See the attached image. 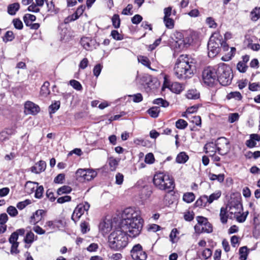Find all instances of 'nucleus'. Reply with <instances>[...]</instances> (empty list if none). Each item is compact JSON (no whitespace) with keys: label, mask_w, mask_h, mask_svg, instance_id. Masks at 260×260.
<instances>
[{"label":"nucleus","mask_w":260,"mask_h":260,"mask_svg":"<svg viewBox=\"0 0 260 260\" xmlns=\"http://www.w3.org/2000/svg\"><path fill=\"white\" fill-rule=\"evenodd\" d=\"M20 8V5L18 3H15L9 5L8 6V13L11 15H15Z\"/></svg>","instance_id":"29"},{"label":"nucleus","mask_w":260,"mask_h":260,"mask_svg":"<svg viewBox=\"0 0 260 260\" xmlns=\"http://www.w3.org/2000/svg\"><path fill=\"white\" fill-rule=\"evenodd\" d=\"M164 22L166 27L169 29H172L174 26V20L170 17L164 18Z\"/></svg>","instance_id":"49"},{"label":"nucleus","mask_w":260,"mask_h":260,"mask_svg":"<svg viewBox=\"0 0 260 260\" xmlns=\"http://www.w3.org/2000/svg\"><path fill=\"white\" fill-rule=\"evenodd\" d=\"M153 183L157 189L168 193L172 191L175 187L173 177L166 172H156L153 176Z\"/></svg>","instance_id":"4"},{"label":"nucleus","mask_w":260,"mask_h":260,"mask_svg":"<svg viewBox=\"0 0 260 260\" xmlns=\"http://www.w3.org/2000/svg\"><path fill=\"white\" fill-rule=\"evenodd\" d=\"M7 212L9 214V215L12 217H15L18 214V211L16 209V208L12 206H10L9 207H8L7 209Z\"/></svg>","instance_id":"52"},{"label":"nucleus","mask_w":260,"mask_h":260,"mask_svg":"<svg viewBox=\"0 0 260 260\" xmlns=\"http://www.w3.org/2000/svg\"><path fill=\"white\" fill-rule=\"evenodd\" d=\"M221 195V192L220 190H217L215 192L210 194L209 197L207 196L208 200V204H211L214 201L217 200Z\"/></svg>","instance_id":"36"},{"label":"nucleus","mask_w":260,"mask_h":260,"mask_svg":"<svg viewBox=\"0 0 260 260\" xmlns=\"http://www.w3.org/2000/svg\"><path fill=\"white\" fill-rule=\"evenodd\" d=\"M111 36L114 40L117 41H121L123 39V35L119 34L116 30H112L111 32Z\"/></svg>","instance_id":"55"},{"label":"nucleus","mask_w":260,"mask_h":260,"mask_svg":"<svg viewBox=\"0 0 260 260\" xmlns=\"http://www.w3.org/2000/svg\"><path fill=\"white\" fill-rule=\"evenodd\" d=\"M217 80L223 86L231 84L233 78V74L231 67L224 63H220L216 67Z\"/></svg>","instance_id":"6"},{"label":"nucleus","mask_w":260,"mask_h":260,"mask_svg":"<svg viewBox=\"0 0 260 260\" xmlns=\"http://www.w3.org/2000/svg\"><path fill=\"white\" fill-rule=\"evenodd\" d=\"M195 194L191 192H185L183 195V201L187 203H191L195 200Z\"/></svg>","instance_id":"32"},{"label":"nucleus","mask_w":260,"mask_h":260,"mask_svg":"<svg viewBox=\"0 0 260 260\" xmlns=\"http://www.w3.org/2000/svg\"><path fill=\"white\" fill-rule=\"evenodd\" d=\"M14 39V35L12 31H7L3 38V41L5 42L11 41Z\"/></svg>","instance_id":"56"},{"label":"nucleus","mask_w":260,"mask_h":260,"mask_svg":"<svg viewBox=\"0 0 260 260\" xmlns=\"http://www.w3.org/2000/svg\"><path fill=\"white\" fill-rule=\"evenodd\" d=\"M142 80L146 82L144 88L147 92H154L159 85L157 80L155 78H152L151 76H143Z\"/></svg>","instance_id":"12"},{"label":"nucleus","mask_w":260,"mask_h":260,"mask_svg":"<svg viewBox=\"0 0 260 260\" xmlns=\"http://www.w3.org/2000/svg\"><path fill=\"white\" fill-rule=\"evenodd\" d=\"M80 228L81 232L83 234H85L87 233V231H89L90 230L88 223L85 221L81 223Z\"/></svg>","instance_id":"64"},{"label":"nucleus","mask_w":260,"mask_h":260,"mask_svg":"<svg viewBox=\"0 0 260 260\" xmlns=\"http://www.w3.org/2000/svg\"><path fill=\"white\" fill-rule=\"evenodd\" d=\"M209 177L210 180L211 181H215L217 180L219 182L222 183L224 181L225 176L223 174L216 175L210 172L209 173Z\"/></svg>","instance_id":"33"},{"label":"nucleus","mask_w":260,"mask_h":260,"mask_svg":"<svg viewBox=\"0 0 260 260\" xmlns=\"http://www.w3.org/2000/svg\"><path fill=\"white\" fill-rule=\"evenodd\" d=\"M155 161V158L152 153H147L145 157V162L148 164H152Z\"/></svg>","instance_id":"53"},{"label":"nucleus","mask_w":260,"mask_h":260,"mask_svg":"<svg viewBox=\"0 0 260 260\" xmlns=\"http://www.w3.org/2000/svg\"><path fill=\"white\" fill-rule=\"evenodd\" d=\"M247 68L248 66L244 62L239 61L237 63V69L241 73H245Z\"/></svg>","instance_id":"59"},{"label":"nucleus","mask_w":260,"mask_h":260,"mask_svg":"<svg viewBox=\"0 0 260 260\" xmlns=\"http://www.w3.org/2000/svg\"><path fill=\"white\" fill-rule=\"evenodd\" d=\"M80 44L87 51H91L99 46L96 40L89 37H83L81 39Z\"/></svg>","instance_id":"15"},{"label":"nucleus","mask_w":260,"mask_h":260,"mask_svg":"<svg viewBox=\"0 0 260 260\" xmlns=\"http://www.w3.org/2000/svg\"><path fill=\"white\" fill-rule=\"evenodd\" d=\"M72 190V188L68 185H63L57 190V193L58 195H62L63 194H67L70 193Z\"/></svg>","instance_id":"37"},{"label":"nucleus","mask_w":260,"mask_h":260,"mask_svg":"<svg viewBox=\"0 0 260 260\" xmlns=\"http://www.w3.org/2000/svg\"><path fill=\"white\" fill-rule=\"evenodd\" d=\"M77 179L80 181H90L97 175L96 171L92 169H79L76 173Z\"/></svg>","instance_id":"11"},{"label":"nucleus","mask_w":260,"mask_h":260,"mask_svg":"<svg viewBox=\"0 0 260 260\" xmlns=\"http://www.w3.org/2000/svg\"><path fill=\"white\" fill-rule=\"evenodd\" d=\"M204 149L206 153L214 154L217 152L216 149V142L215 143L213 142L207 143L205 145Z\"/></svg>","instance_id":"26"},{"label":"nucleus","mask_w":260,"mask_h":260,"mask_svg":"<svg viewBox=\"0 0 260 260\" xmlns=\"http://www.w3.org/2000/svg\"><path fill=\"white\" fill-rule=\"evenodd\" d=\"M200 92L196 89H190L188 90L186 98H200Z\"/></svg>","instance_id":"45"},{"label":"nucleus","mask_w":260,"mask_h":260,"mask_svg":"<svg viewBox=\"0 0 260 260\" xmlns=\"http://www.w3.org/2000/svg\"><path fill=\"white\" fill-rule=\"evenodd\" d=\"M69 83L73 88L78 91H80L82 89V86L81 83L76 80L73 79L70 80Z\"/></svg>","instance_id":"44"},{"label":"nucleus","mask_w":260,"mask_h":260,"mask_svg":"<svg viewBox=\"0 0 260 260\" xmlns=\"http://www.w3.org/2000/svg\"><path fill=\"white\" fill-rule=\"evenodd\" d=\"M196 71L195 59L187 54H182L178 57L174 67L175 75L177 78L182 80L190 79Z\"/></svg>","instance_id":"1"},{"label":"nucleus","mask_w":260,"mask_h":260,"mask_svg":"<svg viewBox=\"0 0 260 260\" xmlns=\"http://www.w3.org/2000/svg\"><path fill=\"white\" fill-rule=\"evenodd\" d=\"M133 6L132 4H128L126 6V8L123 9L122 11V14L124 15H132L133 13L132 11V9Z\"/></svg>","instance_id":"57"},{"label":"nucleus","mask_w":260,"mask_h":260,"mask_svg":"<svg viewBox=\"0 0 260 260\" xmlns=\"http://www.w3.org/2000/svg\"><path fill=\"white\" fill-rule=\"evenodd\" d=\"M194 230L196 232L199 233H211L213 232V227L211 223H210L208 220L206 224L203 227H202L201 229L199 225H196L194 226Z\"/></svg>","instance_id":"21"},{"label":"nucleus","mask_w":260,"mask_h":260,"mask_svg":"<svg viewBox=\"0 0 260 260\" xmlns=\"http://www.w3.org/2000/svg\"><path fill=\"white\" fill-rule=\"evenodd\" d=\"M216 68L208 67L202 73V78L205 84L208 86L212 85L217 80Z\"/></svg>","instance_id":"8"},{"label":"nucleus","mask_w":260,"mask_h":260,"mask_svg":"<svg viewBox=\"0 0 260 260\" xmlns=\"http://www.w3.org/2000/svg\"><path fill=\"white\" fill-rule=\"evenodd\" d=\"M65 180V175L63 173L59 174L55 177L54 182L57 184H62Z\"/></svg>","instance_id":"60"},{"label":"nucleus","mask_w":260,"mask_h":260,"mask_svg":"<svg viewBox=\"0 0 260 260\" xmlns=\"http://www.w3.org/2000/svg\"><path fill=\"white\" fill-rule=\"evenodd\" d=\"M189 159V156L184 151L178 154L176 158V161L178 164H185Z\"/></svg>","instance_id":"27"},{"label":"nucleus","mask_w":260,"mask_h":260,"mask_svg":"<svg viewBox=\"0 0 260 260\" xmlns=\"http://www.w3.org/2000/svg\"><path fill=\"white\" fill-rule=\"evenodd\" d=\"M50 85V83L48 81H46L44 83L43 85L42 86L40 90V94L43 96H47L48 94L50 93V91L49 89V86Z\"/></svg>","instance_id":"34"},{"label":"nucleus","mask_w":260,"mask_h":260,"mask_svg":"<svg viewBox=\"0 0 260 260\" xmlns=\"http://www.w3.org/2000/svg\"><path fill=\"white\" fill-rule=\"evenodd\" d=\"M124 230L117 229L113 231L108 237L109 247L115 251H121L127 246L128 238Z\"/></svg>","instance_id":"3"},{"label":"nucleus","mask_w":260,"mask_h":260,"mask_svg":"<svg viewBox=\"0 0 260 260\" xmlns=\"http://www.w3.org/2000/svg\"><path fill=\"white\" fill-rule=\"evenodd\" d=\"M118 165V161L113 158H110L109 160V165L110 169L112 171H114L116 170Z\"/></svg>","instance_id":"51"},{"label":"nucleus","mask_w":260,"mask_h":260,"mask_svg":"<svg viewBox=\"0 0 260 260\" xmlns=\"http://www.w3.org/2000/svg\"><path fill=\"white\" fill-rule=\"evenodd\" d=\"M63 226L64 224L63 221L59 219H55L53 220L47 221L44 225V228L46 231H49L50 230L56 231L59 229L60 228H63Z\"/></svg>","instance_id":"16"},{"label":"nucleus","mask_w":260,"mask_h":260,"mask_svg":"<svg viewBox=\"0 0 260 260\" xmlns=\"http://www.w3.org/2000/svg\"><path fill=\"white\" fill-rule=\"evenodd\" d=\"M46 164L44 160H40L35 166L31 167V171L36 174H39L46 169Z\"/></svg>","instance_id":"20"},{"label":"nucleus","mask_w":260,"mask_h":260,"mask_svg":"<svg viewBox=\"0 0 260 260\" xmlns=\"http://www.w3.org/2000/svg\"><path fill=\"white\" fill-rule=\"evenodd\" d=\"M25 112L26 114L36 115L40 111V107L34 103L27 101L24 105Z\"/></svg>","instance_id":"18"},{"label":"nucleus","mask_w":260,"mask_h":260,"mask_svg":"<svg viewBox=\"0 0 260 260\" xmlns=\"http://www.w3.org/2000/svg\"><path fill=\"white\" fill-rule=\"evenodd\" d=\"M250 16L252 21H257L260 18V7L253 9L250 12Z\"/></svg>","instance_id":"35"},{"label":"nucleus","mask_w":260,"mask_h":260,"mask_svg":"<svg viewBox=\"0 0 260 260\" xmlns=\"http://www.w3.org/2000/svg\"><path fill=\"white\" fill-rule=\"evenodd\" d=\"M256 141H260V135L252 134L250 135V139L245 142V145L248 148H252L256 146Z\"/></svg>","instance_id":"19"},{"label":"nucleus","mask_w":260,"mask_h":260,"mask_svg":"<svg viewBox=\"0 0 260 260\" xmlns=\"http://www.w3.org/2000/svg\"><path fill=\"white\" fill-rule=\"evenodd\" d=\"M175 125L178 129H183L187 126L188 123L185 120L179 119L176 122Z\"/></svg>","instance_id":"40"},{"label":"nucleus","mask_w":260,"mask_h":260,"mask_svg":"<svg viewBox=\"0 0 260 260\" xmlns=\"http://www.w3.org/2000/svg\"><path fill=\"white\" fill-rule=\"evenodd\" d=\"M147 113L152 118H157L160 112L159 106H154L149 108L147 111Z\"/></svg>","instance_id":"30"},{"label":"nucleus","mask_w":260,"mask_h":260,"mask_svg":"<svg viewBox=\"0 0 260 260\" xmlns=\"http://www.w3.org/2000/svg\"><path fill=\"white\" fill-rule=\"evenodd\" d=\"M216 142L218 153L221 155L226 154L230 150L231 144L228 139L225 137L218 138Z\"/></svg>","instance_id":"10"},{"label":"nucleus","mask_w":260,"mask_h":260,"mask_svg":"<svg viewBox=\"0 0 260 260\" xmlns=\"http://www.w3.org/2000/svg\"><path fill=\"white\" fill-rule=\"evenodd\" d=\"M112 25L115 28H118L120 25V19L118 14H114L111 19Z\"/></svg>","instance_id":"38"},{"label":"nucleus","mask_w":260,"mask_h":260,"mask_svg":"<svg viewBox=\"0 0 260 260\" xmlns=\"http://www.w3.org/2000/svg\"><path fill=\"white\" fill-rule=\"evenodd\" d=\"M138 59L139 62L141 63L143 65L146 66L149 69L152 70L150 68V62L147 57L140 56L138 57Z\"/></svg>","instance_id":"41"},{"label":"nucleus","mask_w":260,"mask_h":260,"mask_svg":"<svg viewBox=\"0 0 260 260\" xmlns=\"http://www.w3.org/2000/svg\"><path fill=\"white\" fill-rule=\"evenodd\" d=\"M212 255V251L210 248H205L202 252V256L204 259H208L211 257Z\"/></svg>","instance_id":"50"},{"label":"nucleus","mask_w":260,"mask_h":260,"mask_svg":"<svg viewBox=\"0 0 260 260\" xmlns=\"http://www.w3.org/2000/svg\"><path fill=\"white\" fill-rule=\"evenodd\" d=\"M30 201L28 199L25 200L22 202H19L17 204V207L19 210L23 209L27 205L30 204Z\"/></svg>","instance_id":"61"},{"label":"nucleus","mask_w":260,"mask_h":260,"mask_svg":"<svg viewBox=\"0 0 260 260\" xmlns=\"http://www.w3.org/2000/svg\"><path fill=\"white\" fill-rule=\"evenodd\" d=\"M153 104L160 105L162 107H167L169 105V103L164 99H155Z\"/></svg>","instance_id":"42"},{"label":"nucleus","mask_w":260,"mask_h":260,"mask_svg":"<svg viewBox=\"0 0 260 260\" xmlns=\"http://www.w3.org/2000/svg\"><path fill=\"white\" fill-rule=\"evenodd\" d=\"M60 103L59 101H55L49 107V113L52 114L54 113L60 107Z\"/></svg>","instance_id":"39"},{"label":"nucleus","mask_w":260,"mask_h":260,"mask_svg":"<svg viewBox=\"0 0 260 260\" xmlns=\"http://www.w3.org/2000/svg\"><path fill=\"white\" fill-rule=\"evenodd\" d=\"M35 190V197L37 199H41L43 196L44 192V187L42 185H40L36 188Z\"/></svg>","instance_id":"54"},{"label":"nucleus","mask_w":260,"mask_h":260,"mask_svg":"<svg viewBox=\"0 0 260 260\" xmlns=\"http://www.w3.org/2000/svg\"><path fill=\"white\" fill-rule=\"evenodd\" d=\"M112 225L111 223L103 221L99 224V229L103 233H107L111 231Z\"/></svg>","instance_id":"28"},{"label":"nucleus","mask_w":260,"mask_h":260,"mask_svg":"<svg viewBox=\"0 0 260 260\" xmlns=\"http://www.w3.org/2000/svg\"><path fill=\"white\" fill-rule=\"evenodd\" d=\"M131 256L133 260H146L148 254L143 246L139 243L135 244L130 251Z\"/></svg>","instance_id":"9"},{"label":"nucleus","mask_w":260,"mask_h":260,"mask_svg":"<svg viewBox=\"0 0 260 260\" xmlns=\"http://www.w3.org/2000/svg\"><path fill=\"white\" fill-rule=\"evenodd\" d=\"M130 215L122 221V228L128 233L131 237L135 238L141 233L143 225V219L139 211L132 210Z\"/></svg>","instance_id":"2"},{"label":"nucleus","mask_w":260,"mask_h":260,"mask_svg":"<svg viewBox=\"0 0 260 260\" xmlns=\"http://www.w3.org/2000/svg\"><path fill=\"white\" fill-rule=\"evenodd\" d=\"M239 259L240 260H246L249 254L248 249L247 246H243L239 248Z\"/></svg>","instance_id":"31"},{"label":"nucleus","mask_w":260,"mask_h":260,"mask_svg":"<svg viewBox=\"0 0 260 260\" xmlns=\"http://www.w3.org/2000/svg\"><path fill=\"white\" fill-rule=\"evenodd\" d=\"M228 211L227 208L221 207L220 210L219 217L220 220L222 224H226L228 222L229 213L228 214Z\"/></svg>","instance_id":"23"},{"label":"nucleus","mask_w":260,"mask_h":260,"mask_svg":"<svg viewBox=\"0 0 260 260\" xmlns=\"http://www.w3.org/2000/svg\"><path fill=\"white\" fill-rule=\"evenodd\" d=\"M197 220L198 221V225L200 227H203L208 221V219L202 216H198L197 217Z\"/></svg>","instance_id":"63"},{"label":"nucleus","mask_w":260,"mask_h":260,"mask_svg":"<svg viewBox=\"0 0 260 260\" xmlns=\"http://www.w3.org/2000/svg\"><path fill=\"white\" fill-rule=\"evenodd\" d=\"M103 67V65L101 63H98L94 67L93 69V74L96 78L100 75Z\"/></svg>","instance_id":"48"},{"label":"nucleus","mask_w":260,"mask_h":260,"mask_svg":"<svg viewBox=\"0 0 260 260\" xmlns=\"http://www.w3.org/2000/svg\"><path fill=\"white\" fill-rule=\"evenodd\" d=\"M207 203H208L207 196L203 195L196 201L193 205L194 207H202L206 206Z\"/></svg>","instance_id":"24"},{"label":"nucleus","mask_w":260,"mask_h":260,"mask_svg":"<svg viewBox=\"0 0 260 260\" xmlns=\"http://www.w3.org/2000/svg\"><path fill=\"white\" fill-rule=\"evenodd\" d=\"M35 184L38 185V183L28 181L24 185V191L27 194H30L34 192L36 186Z\"/></svg>","instance_id":"25"},{"label":"nucleus","mask_w":260,"mask_h":260,"mask_svg":"<svg viewBox=\"0 0 260 260\" xmlns=\"http://www.w3.org/2000/svg\"><path fill=\"white\" fill-rule=\"evenodd\" d=\"M46 5L47 6L48 11L50 12L51 13H57L58 11L56 10L55 8V6L52 2V1H51L50 2H48V1L46 2Z\"/></svg>","instance_id":"62"},{"label":"nucleus","mask_w":260,"mask_h":260,"mask_svg":"<svg viewBox=\"0 0 260 260\" xmlns=\"http://www.w3.org/2000/svg\"><path fill=\"white\" fill-rule=\"evenodd\" d=\"M34 234L31 232L29 231L27 233L24 239V241L26 244H31L34 241Z\"/></svg>","instance_id":"43"},{"label":"nucleus","mask_w":260,"mask_h":260,"mask_svg":"<svg viewBox=\"0 0 260 260\" xmlns=\"http://www.w3.org/2000/svg\"><path fill=\"white\" fill-rule=\"evenodd\" d=\"M179 232L178 230L176 228H174L172 229L170 234V238L171 241L174 243L176 242L175 240L177 238V235L179 234Z\"/></svg>","instance_id":"58"},{"label":"nucleus","mask_w":260,"mask_h":260,"mask_svg":"<svg viewBox=\"0 0 260 260\" xmlns=\"http://www.w3.org/2000/svg\"><path fill=\"white\" fill-rule=\"evenodd\" d=\"M229 46L218 31L215 32L210 37L208 43V56L214 57L222 49L229 50Z\"/></svg>","instance_id":"5"},{"label":"nucleus","mask_w":260,"mask_h":260,"mask_svg":"<svg viewBox=\"0 0 260 260\" xmlns=\"http://www.w3.org/2000/svg\"><path fill=\"white\" fill-rule=\"evenodd\" d=\"M248 214V211L243 212L242 213L241 212L240 214H237V216H235V218H236L239 222H243L245 221Z\"/></svg>","instance_id":"46"},{"label":"nucleus","mask_w":260,"mask_h":260,"mask_svg":"<svg viewBox=\"0 0 260 260\" xmlns=\"http://www.w3.org/2000/svg\"><path fill=\"white\" fill-rule=\"evenodd\" d=\"M182 90V87L181 85L177 82H175L172 84L171 85L167 84L166 80H165L164 85L161 87V93L162 96H165L164 92L167 91L172 92L179 93Z\"/></svg>","instance_id":"14"},{"label":"nucleus","mask_w":260,"mask_h":260,"mask_svg":"<svg viewBox=\"0 0 260 260\" xmlns=\"http://www.w3.org/2000/svg\"><path fill=\"white\" fill-rule=\"evenodd\" d=\"M226 208L229 213L231 219L235 218L237 214H240L243 210L242 204L238 199H233L229 202Z\"/></svg>","instance_id":"7"},{"label":"nucleus","mask_w":260,"mask_h":260,"mask_svg":"<svg viewBox=\"0 0 260 260\" xmlns=\"http://www.w3.org/2000/svg\"><path fill=\"white\" fill-rule=\"evenodd\" d=\"M194 216V212L189 210L186 211L184 213V219L187 221H192Z\"/></svg>","instance_id":"47"},{"label":"nucleus","mask_w":260,"mask_h":260,"mask_svg":"<svg viewBox=\"0 0 260 260\" xmlns=\"http://www.w3.org/2000/svg\"><path fill=\"white\" fill-rule=\"evenodd\" d=\"M90 208V204L87 202L78 204L75 208V212H77L80 215H83L85 211H88Z\"/></svg>","instance_id":"22"},{"label":"nucleus","mask_w":260,"mask_h":260,"mask_svg":"<svg viewBox=\"0 0 260 260\" xmlns=\"http://www.w3.org/2000/svg\"><path fill=\"white\" fill-rule=\"evenodd\" d=\"M171 38L173 40L172 43L174 46L179 49H183L186 44L184 40V36L182 32L180 31L175 32L172 36Z\"/></svg>","instance_id":"13"},{"label":"nucleus","mask_w":260,"mask_h":260,"mask_svg":"<svg viewBox=\"0 0 260 260\" xmlns=\"http://www.w3.org/2000/svg\"><path fill=\"white\" fill-rule=\"evenodd\" d=\"M46 215V211L43 209L37 210L30 216L29 222L31 224L36 225L44 219Z\"/></svg>","instance_id":"17"}]
</instances>
